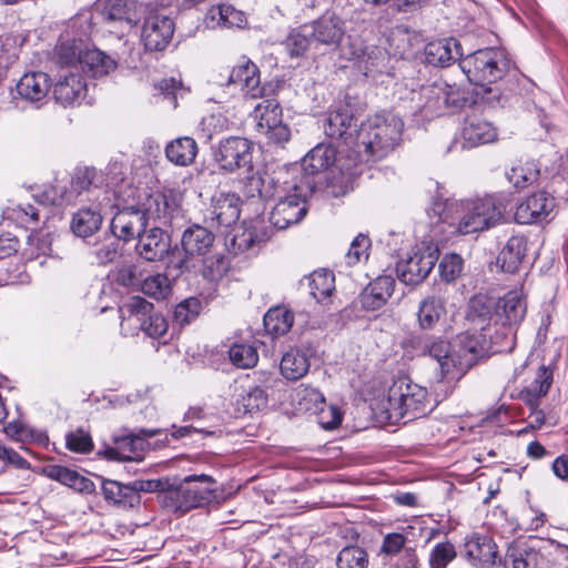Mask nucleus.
Returning a JSON list of instances; mask_svg holds the SVG:
<instances>
[{"instance_id":"nucleus-1","label":"nucleus","mask_w":568,"mask_h":568,"mask_svg":"<svg viewBox=\"0 0 568 568\" xmlns=\"http://www.w3.org/2000/svg\"><path fill=\"white\" fill-rule=\"evenodd\" d=\"M439 220L455 225L460 234L481 232L495 226L503 219L506 206L498 195H486L449 204H436Z\"/></svg>"},{"instance_id":"nucleus-2","label":"nucleus","mask_w":568,"mask_h":568,"mask_svg":"<svg viewBox=\"0 0 568 568\" xmlns=\"http://www.w3.org/2000/svg\"><path fill=\"white\" fill-rule=\"evenodd\" d=\"M276 183L273 199L276 197L277 202L270 214V222L274 227L285 230L306 215L305 200L313 193L315 184L308 178L303 179L298 168L290 169Z\"/></svg>"},{"instance_id":"nucleus-3","label":"nucleus","mask_w":568,"mask_h":568,"mask_svg":"<svg viewBox=\"0 0 568 568\" xmlns=\"http://www.w3.org/2000/svg\"><path fill=\"white\" fill-rule=\"evenodd\" d=\"M404 123L392 113H378L362 122L355 145L374 159L386 156L399 143Z\"/></svg>"},{"instance_id":"nucleus-4","label":"nucleus","mask_w":568,"mask_h":568,"mask_svg":"<svg viewBox=\"0 0 568 568\" xmlns=\"http://www.w3.org/2000/svg\"><path fill=\"white\" fill-rule=\"evenodd\" d=\"M104 182L103 174L95 168H82L75 170L71 179V190H67L65 183L57 180L42 193V204L60 205L62 203H73L83 192L88 194V201L99 202V205L110 203L109 193L102 189Z\"/></svg>"},{"instance_id":"nucleus-5","label":"nucleus","mask_w":568,"mask_h":568,"mask_svg":"<svg viewBox=\"0 0 568 568\" xmlns=\"http://www.w3.org/2000/svg\"><path fill=\"white\" fill-rule=\"evenodd\" d=\"M384 408L392 423H407L425 416L432 410V404L427 388L400 377L389 387Z\"/></svg>"},{"instance_id":"nucleus-6","label":"nucleus","mask_w":568,"mask_h":568,"mask_svg":"<svg viewBox=\"0 0 568 568\" xmlns=\"http://www.w3.org/2000/svg\"><path fill=\"white\" fill-rule=\"evenodd\" d=\"M215 479L209 475H190L176 486L169 481V487L158 500L169 511H186L209 504L215 497Z\"/></svg>"},{"instance_id":"nucleus-7","label":"nucleus","mask_w":568,"mask_h":568,"mask_svg":"<svg viewBox=\"0 0 568 568\" xmlns=\"http://www.w3.org/2000/svg\"><path fill=\"white\" fill-rule=\"evenodd\" d=\"M510 61L501 49L486 48L467 54L460 61V68L469 82L481 87L485 93H494L487 87L500 80L509 70Z\"/></svg>"},{"instance_id":"nucleus-8","label":"nucleus","mask_w":568,"mask_h":568,"mask_svg":"<svg viewBox=\"0 0 568 568\" xmlns=\"http://www.w3.org/2000/svg\"><path fill=\"white\" fill-rule=\"evenodd\" d=\"M410 343L418 356H429L438 363L439 382L460 378L456 353L447 341L434 336H417Z\"/></svg>"},{"instance_id":"nucleus-9","label":"nucleus","mask_w":568,"mask_h":568,"mask_svg":"<svg viewBox=\"0 0 568 568\" xmlns=\"http://www.w3.org/2000/svg\"><path fill=\"white\" fill-rule=\"evenodd\" d=\"M458 349H455L458 359L460 377L476 364L479 357L488 353L491 345L503 346L500 336H493L488 331H467L457 337Z\"/></svg>"},{"instance_id":"nucleus-10","label":"nucleus","mask_w":568,"mask_h":568,"mask_svg":"<svg viewBox=\"0 0 568 568\" xmlns=\"http://www.w3.org/2000/svg\"><path fill=\"white\" fill-rule=\"evenodd\" d=\"M183 194L175 189H168L163 192L150 194L143 203L141 212L145 215V222L153 221L154 226L169 225L175 217L180 216L182 210Z\"/></svg>"},{"instance_id":"nucleus-11","label":"nucleus","mask_w":568,"mask_h":568,"mask_svg":"<svg viewBox=\"0 0 568 568\" xmlns=\"http://www.w3.org/2000/svg\"><path fill=\"white\" fill-rule=\"evenodd\" d=\"M258 131L275 144L290 140L291 132L283 122L282 108L275 99H264L253 111Z\"/></svg>"},{"instance_id":"nucleus-12","label":"nucleus","mask_w":568,"mask_h":568,"mask_svg":"<svg viewBox=\"0 0 568 568\" xmlns=\"http://www.w3.org/2000/svg\"><path fill=\"white\" fill-rule=\"evenodd\" d=\"M437 260V248L430 245L422 246L407 260L397 263V277L407 285H417L428 276Z\"/></svg>"},{"instance_id":"nucleus-13","label":"nucleus","mask_w":568,"mask_h":568,"mask_svg":"<svg viewBox=\"0 0 568 568\" xmlns=\"http://www.w3.org/2000/svg\"><path fill=\"white\" fill-rule=\"evenodd\" d=\"M213 155L220 169L226 172L252 168V143L245 138L229 136L221 140Z\"/></svg>"},{"instance_id":"nucleus-14","label":"nucleus","mask_w":568,"mask_h":568,"mask_svg":"<svg viewBox=\"0 0 568 568\" xmlns=\"http://www.w3.org/2000/svg\"><path fill=\"white\" fill-rule=\"evenodd\" d=\"M344 55L354 60L358 69L366 77H376L388 72L390 57L388 52L377 45H364L361 41H352Z\"/></svg>"},{"instance_id":"nucleus-15","label":"nucleus","mask_w":568,"mask_h":568,"mask_svg":"<svg viewBox=\"0 0 568 568\" xmlns=\"http://www.w3.org/2000/svg\"><path fill=\"white\" fill-rule=\"evenodd\" d=\"M315 44L337 48L345 37V21L334 12H326L311 24L305 26Z\"/></svg>"},{"instance_id":"nucleus-16","label":"nucleus","mask_w":568,"mask_h":568,"mask_svg":"<svg viewBox=\"0 0 568 568\" xmlns=\"http://www.w3.org/2000/svg\"><path fill=\"white\" fill-rule=\"evenodd\" d=\"M175 24L166 16L154 13L145 18L142 41L148 51H163L172 40Z\"/></svg>"},{"instance_id":"nucleus-17","label":"nucleus","mask_w":568,"mask_h":568,"mask_svg":"<svg viewBox=\"0 0 568 568\" xmlns=\"http://www.w3.org/2000/svg\"><path fill=\"white\" fill-rule=\"evenodd\" d=\"M526 310L527 304L520 291H510L496 301L495 325L503 326V337L511 334V326L523 321Z\"/></svg>"},{"instance_id":"nucleus-18","label":"nucleus","mask_w":568,"mask_h":568,"mask_svg":"<svg viewBox=\"0 0 568 568\" xmlns=\"http://www.w3.org/2000/svg\"><path fill=\"white\" fill-rule=\"evenodd\" d=\"M465 557L474 568H493L496 565H503L496 542L487 535H473L465 542Z\"/></svg>"},{"instance_id":"nucleus-19","label":"nucleus","mask_w":568,"mask_h":568,"mask_svg":"<svg viewBox=\"0 0 568 568\" xmlns=\"http://www.w3.org/2000/svg\"><path fill=\"white\" fill-rule=\"evenodd\" d=\"M241 199L235 193H216L211 201L210 222L212 226L230 227L240 219Z\"/></svg>"},{"instance_id":"nucleus-20","label":"nucleus","mask_w":568,"mask_h":568,"mask_svg":"<svg viewBox=\"0 0 568 568\" xmlns=\"http://www.w3.org/2000/svg\"><path fill=\"white\" fill-rule=\"evenodd\" d=\"M227 85H233L250 99L263 98L265 94V88L261 84L260 70L251 61H245L232 69Z\"/></svg>"},{"instance_id":"nucleus-21","label":"nucleus","mask_w":568,"mask_h":568,"mask_svg":"<svg viewBox=\"0 0 568 568\" xmlns=\"http://www.w3.org/2000/svg\"><path fill=\"white\" fill-rule=\"evenodd\" d=\"M504 568H542L546 566L544 554L526 540L513 541L503 558Z\"/></svg>"},{"instance_id":"nucleus-22","label":"nucleus","mask_w":568,"mask_h":568,"mask_svg":"<svg viewBox=\"0 0 568 568\" xmlns=\"http://www.w3.org/2000/svg\"><path fill=\"white\" fill-rule=\"evenodd\" d=\"M357 124L348 105H342L331 111L324 123V132L331 139H342L355 144Z\"/></svg>"},{"instance_id":"nucleus-23","label":"nucleus","mask_w":568,"mask_h":568,"mask_svg":"<svg viewBox=\"0 0 568 568\" xmlns=\"http://www.w3.org/2000/svg\"><path fill=\"white\" fill-rule=\"evenodd\" d=\"M148 224L140 209L125 207L119 211L111 221V231L115 237L125 242L140 237Z\"/></svg>"},{"instance_id":"nucleus-24","label":"nucleus","mask_w":568,"mask_h":568,"mask_svg":"<svg viewBox=\"0 0 568 568\" xmlns=\"http://www.w3.org/2000/svg\"><path fill=\"white\" fill-rule=\"evenodd\" d=\"M554 209V199L545 192H538L521 202L515 212V220L520 224L542 221Z\"/></svg>"},{"instance_id":"nucleus-25","label":"nucleus","mask_w":568,"mask_h":568,"mask_svg":"<svg viewBox=\"0 0 568 568\" xmlns=\"http://www.w3.org/2000/svg\"><path fill=\"white\" fill-rule=\"evenodd\" d=\"M170 239L160 226L144 231L138 240L136 253L146 261L162 260L169 252Z\"/></svg>"},{"instance_id":"nucleus-26","label":"nucleus","mask_w":568,"mask_h":568,"mask_svg":"<svg viewBox=\"0 0 568 568\" xmlns=\"http://www.w3.org/2000/svg\"><path fill=\"white\" fill-rule=\"evenodd\" d=\"M87 92V83L79 72H69L61 77L53 88L57 102L68 106L79 103Z\"/></svg>"},{"instance_id":"nucleus-27","label":"nucleus","mask_w":568,"mask_h":568,"mask_svg":"<svg viewBox=\"0 0 568 568\" xmlns=\"http://www.w3.org/2000/svg\"><path fill=\"white\" fill-rule=\"evenodd\" d=\"M463 148H476L495 141L497 131L495 126L480 116H469L465 120L463 130Z\"/></svg>"},{"instance_id":"nucleus-28","label":"nucleus","mask_w":568,"mask_h":568,"mask_svg":"<svg viewBox=\"0 0 568 568\" xmlns=\"http://www.w3.org/2000/svg\"><path fill=\"white\" fill-rule=\"evenodd\" d=\"M336 160V151L327 144H317L303 159L301 165H294L292 169L298 168L303 179L308 178L313 181L312 175L327 170Z\"/></svg>"},{"instance_id":"nucleus-29","label":"nucleus","mask_w":568,"mask_h":568,"mask_svg":"<svg viewBox=\"0 0 568 568\" xmlns=\"http://www.w3.org/2000/svg\"><path fill=\"white\" fill-rule=\"evenodd\" d=\"M462 57L460 43L454 38L432 41L425 48L426 62L435 67H447Z\"/></svg>"},{"instance_id":"nucleus-30","label":"nucleus","mask_w":568,"mask_h":568,"mask_svg":"<svg viewBox=\"0 0 568 568\" xmlns=\"http://www.w3.org/2000/svg\"><path fill=\"white\" fill-rule=\"evenodd\" d=\"M395 280L389 275H382L371 282L361 294V304L365 310L381 308L392 296Z\"/></svg>"},{"instance_id":"nucleus-31","label":"nucleus","mask_w":568,"mask_h":568,"mask_svg":"<svg viewBox=\"0 0 568 568\" xmlns=\"http://www.w3.org/2000/svg\"><path fill=\"white\" fill-rule=\"evenodd\" d=\"M43 473L48 478L59 481L80 494H92L95 490V485L90 478L68 467L49 465L43 468Z\"/></svg>"},{"instance_id":"nucleus-32","label":"nucleus","mask_w":568,"mask_h":568,"mask_svg":"<svg viewBox=\"0 0 568 568\" xmlns=\"http://www.w3.org/2000/svg\"><path fill=\"white\" fill-rule=\"evenodd\" d=\"M99 202H92L88 207H82L73 214L71 230L79 237H89L98 232L102 224V209Z\"/></svg>"},{"instance_id":"nucleus-33","label":"nucleus","mask_w":568,"mask_h":568,"mask_svg":"<svg viewBox=\"0 0 568 568\" xmlns=\"http://www.w3.org/2000/svg\"><path fill=\"white\" fill-rule=\"evenodd\" d=\"M495 298L479 294L470 300L467 318L474 325V329L490 332V321H495Z\"/></svg>"},{"instance_id":"nucleus-34","label":"nucleus","mask_w":568,"mask_h":568,"mask_svg":"<svg viewBox=\"0 0 568 568\" xmlns=\"http://www.w3.org/2000/svg\"><path fill=\"white\" fill-rule=\"evenodd\" d=\"M205 20L211 28H244L247 23L243 11L226 3L211 7Z\"/></svg>"},{"instance_id":"nucleus-35","label":"nucleus","mask_w":568,"mask_h":568,"mask_svg":"<svg viewBox=\"0 0 568 568\" xmlns=\"http://www.w3.org/2000/svg\"><path fill=\"white\" fill-rule=\"evenodd\" d=\"M214 242V235L205 227L193 225L182 235V248L187 256H205Z\"/></svg>"},{"instance_id":"nucleus-36","label":"nucleus","mask_w":568,"mask_h":568,"mask_svg":"<svg viewBox=\"0 0 568 568\" xmlns=\"http://www.w3.org/2000/svg\"><path fill=\"white\" fill-rule=\"evenodd\" d=\"M50 79L43 72L26 73L17 83L18 94L30 102H39L47 98Z\"/></svg>"},{"instance_id":"nucleus-37","label":"nucleus","mask_w":568,"mask_h":568,"mask_svg":"<svg viewBox=\"0 0 568 568\" xmlns=\"http://www.w3.org/2000/svg\"><path fill=\"white\" fill-rule=\"evenodd\" d=\"M447 82L436 80L430 84L424 85L420 90V111L425 116L434 118L445 113V90Z\"/></svg>"},{"instance_id":"nucleus-38","label":"nucleus","mask_w":568,"mask_h":568,"mask_svg":"<svg viewBox=\"0 0 568 568\" xmlns=\"http://www.w3.org/2000/svg\"><path fill=\"white\" fill-rule=\"evenodd\" d=\"M135 9L134 0H104L101 16L108 22H121L131 28L138 20Z\"/></svg>"},{"instance_id":"nucleus-39","label":"nucleus","mask_w":568,"mask_h":568,"mask_svg":"<svg viewBox=\"0 0 568 568\" xmlns=\"http://www.w3.org/2000/svg\"><path fill=\"white\" fill-rule=\"evenodd\" d=\"M527 251V239L524 235L511 236L504 248L500 251L498 262L501 263V268L508 273H515Z\"/></svg>"},{"instance_id":"nucleus-40","label":"nucleus","mask_w":568,"mask_h":568,"mask_svg":"<svg viewBox=\"0 0 568 568\" xmlns=\"http://www.w3.org/2000/svg\"><path fill=\"white\" fill-rule=\"evenodd\" d=\"M552 384V371L541 365L534 382L520 392V399L524 400L530 408L538 407L539 399L547 395Z\"/></svg>"},{"instance_id":"nucleus-41","label":"nucleus","mask_w":568,"mask_h":568,"mask_svg":"<svg viewBox=\"0 0 568 568\" xmlns=\"http://www.w3.org/2000/svg\"><path fill=\"white\" fill-rule=\"evenodd\" d=\"M102 494L106 501L124 507H136L141 503V496L132 491L130 483L122 484L116 480L103 479Z\"/></svg>"},{"instance_id":"nucleus-42","label":"nucleus","mask_w":568,"mask_h":568,"mask_svg":"<svg viewBox=\"0 0 568 568\" xmlns=\"http://www.w3.org/2000/svg\"><path fill=\"white\" fill-rule=\"evenodd\" d=\"M540 166L535 160H518L506 173V178L517 190H523L538 181Z\"/></svg>"},{"instance_id":"nucleus-43","label":"nucleus","mask_w":568,"mask_h":568,"mask_svg":"<svg viewBox=\"0 0 568 568\" xmlns=\"http://www.w3.org/2000/svg\"><path fill=\"white\" fill-rule=\"evenodd\" d=\"M197 154V144L190 136H182L171 141L165 148L166 159L175 165L187 166L192 164Z\"/></svg>"},{"instance_id":"nucleus-44","label":"nucleus","mask_w":568,"mask_h":568,"mask_svg":"<svg viewBox=\"0 0 568 568\" xmlns=\"http://www.w3.org/2000/svg\"><path fill=\"white\" fill-rule=\"evenodd\" d=\"M81 69L92 77H102L116 69V61L99 49H85L81 59Z\"/></svg>"},{"instance_id":"nucleus-45","label":"nucleus","mask_w":568,"mask_h":568,"mask_svg":"<svg viewBox=\"0 0 568 568\" xmlns=\"http://www.w3.org/2000/svg\"><path fill=\"white\" fill-rule=\"evenodd\" d=\"M280 368L286 379L297 381L308 372L310 362L305 353L290 349L283 355Z\"/></svg>"},{"instance_id":"nucleus-46","label":"nucleus","mask_w":568,"mask_h":568,"mask_svg":"<svg viewBox=\"0 0 568 568\" xmlns=\"http://www.w3.org/2000/svg\"><path fill=\"white\" fill-rule=\"evenodd\" d=\"M293 314L283 307H274L264 315V327L273 336L286 334L293 325Z\"/></svg>"},{"instance_id":"nucleus-47","label":"nucleus","mask_w":568,"mask_h":568,"mask_svg":"<svg viewBox=\"0 0 568 568\" xmlns=\"http://www.w3.org/2000/svg\"><path fill=\"white\" fill-rule=\"evenodd\" d=\"M84 51L81 40L64 41L55 47L54 60L61 67H73L77 69V64H81Z\"/></svg>"},{"instance_id":"nucleus-48","label":"nucleus","mask_w":568,"mask_h":568,"mask_svg":"<svg viewBox=\"0 0 568 568\" xmlns=\"http://www.w3.org/2000/svg\"><path fill=\"white\" fill-rule=\"evenodd\" d=\"M307 280L310 293L317 302L327 298L335 287L334 274L326 270L313 272Z\"/></svg>"},{"instance_id":"nucleus-49","label":"nucleus","mask_w":568,"mask_h":568,"mask_svg":"<svg viewBox=\"0 0 568 568\" xmlns=\"http://www.w3.org/2000/svg\"><path fill=\"white\" fill-rule=\"evenodd\" d=\"M445 313V306L434 296L422 301L418 310V323L423 329L433 328Z\"/></svg>"},{"instance_id":"nucleus-50","label":"nucleus","mask_w":568,"mask_h":568,"mask_svg":"<svg viewBox=\"0 0 568 568\" xmlns=\"http://www.w3.org/2000/svg\"><path fill=\"white\" fill-rule=\"evenodd\" d=\"M153 304L141 296H131L122 306L119 307L122 320L135 318L140 324L153 312Z\"/></svg>"},{"instance_id":"nucleus-51","label":"nucleus","mask_w":568,"mask_h":568,"mask_svg":"<svg viewBox=\"0 0 568 568\" xmlns=\"http://www.w3.org/2000/svg\"><path fill=\"white\" fill-rule=\"evenodd\" d=\"M230 361L237 368H252L258 362V354L255 347L248 344H234L229 351Z\"/></svg>"},{"instance_id":"nucleus-52","label":"nucleus","mask_w":568,"mask_h":568,"mask_svg":"<svg viewBox=\"0 0 568 568\" xmlns=\"http://www.w3.org/2000/svg\"><path fill=\"white\" fill-rule=\"evenodd\" d=\"M141 291L158 301L164 300L171 292V283L163 274L151 275L141 283Z\"/></svg>"},{"instance_id":"nucleus-53","label":"nucleus","mask_w":568,"mask_h":568,"mask_svg":"<svg viewBox=\"0 0 568 568\" xmlns=\"http://www.w3.org/2000/svg\"><path fill=\"white\" fill-rule=\"evenodd\" d=\"M366 551L357 546L343 548L337 556L338 568H367Z\"/></svg>"},{"instance_id":"nucleus-54","label":"nucleus","mask_w":568,"mask_h":568,"mask_svg":"<svg viewBox=\"0 0 568 568\" xmlns=\"http://www.w3.org/2000/svg\"><path fill=\"white\" fill-rule=\"evenodd\" d=\"M243 191L248 199L267 200L275 195L274 185L265 187V180L258 172L246 178Z\"/></svg>"},{"instance_id":"nucleus-55","label":"nucleus","mask_w":568,"mask_h":568,"mask_svg":"<svg viewBox=\"0 0 568 568\" xmlns=\"http://www.w3.org/2000/svg\"><path fill=\"white\" fill-rule=\"evenodd\" d=\"M456 556V548L450 541L437 542L429 554V566L430 568H446Z\"/></svg>"},{"instance_id":"nucleus-56","label":"nucleus","mask_w":568,"mask_h":568,"mask_svg":"<svg viewBox=\"0 0 568 568\" xmlns=\"http://www.w3.org/2000/svg\"><path fill=\"white\" fill-rule=\"evenodd\" d=\"M315 42L310 31H305V26L300 30L293 31L287 40L286 47L291 57H300L305 53Z\"/></svg>"},{"instance_id":"nucleus-57","label":"nucleus","mask_w":568,"mask_h":568,"mask_svg":"<svg viewBox=\"0 0 568 568\" xmlns=\"http://www.w3.org/2000/svg\"><path fill=\"white\" fill-rule=\"evenodd\" d=\"M406 537L402 534H388L382 545V551L388 556H395L399 554L403 549L409 557V562L412 566L416 562V557L414 550L412 548H405Z\"/></svg>"},{"instance_id":"nucleus-58","label":"nucleus","mask_w":568,"mask_h":568,"mask_svg":"<svg viewBox=\"0 0 568 568\" xmlns=\"http://www.w3.org/2000/svg\"><path fill=\"white\" fill-rule=\"evenodd\" d=\"M371 241L368 236L358 234L352 242L348 252L345 255V262L348 266H353L368 258V250Z\"/></svg>"},{"instance_id":"nucleus-59","label":"nucleus","mask_w":568,"mask_h":568,"mask_svg":"<svg viewBox=\"0 0 568 568\" xmlns=\"http://www.w3.org/2000/svg\"><path fill=\"white\" fill-rule=\"evenodd\" d=\"M203 276L213 282L219 281L227 271V263L222 255L203 256Z\"/></svg>"},{"instance_id":"nucleus-60","label":"nucleus","mask_w":568,"mask_h":568,"mask_svg":"<svg viewBox=\"0 0 568 568\" xmlns=\"http://www.w3.org/2000/svg\"><path fill=\"white\" fill-rule=\"evenodd\" d=\"M464 261L460 255L450 253L446 254L439 263V274L442 280L446 282L455 281L463 271Z\"/></svg>"},{"instance_id":"nucleus-61","label":"nucleus","mask_w":568,"mask_h":568,"mask_svg":"<svg viewBox=\"0 0 568 568\" xmlns=\"http://www.w3.org/2000/svg\"><path fill=\"white\" fill-rule=\"evenodd\" d=\"M200 311L201 302L199 298H186L176 305L174 310V320L181 325L189 324L200 314Z\"/></svg>"},{"instance_id":"nucleus-62","label":"nucleus","mask_w":568,"mask_h":568,"mask_svg":"<svg viewBox=\"0 0 568 568\" xmlns=\"http://www.w3.org/2000/svg\"><path fill=\"white\" fill-rule=\"evenodd\" d=\"M141 329L152 338H160L168 332V322L159 313L152 312L140 323Z\"/></svg>"},{"instance_id":"nucleus-63","label":"nucleus","mask_w":568,"mask_h":568,"mask_svg":"<svg viewBox=\"0 0 568 568\" xmlns=\"http://www.w3.org/2000/svg\"><path fill=\"white\" fill-rule=\"evenodd\" d=\"M65 439L68 449L78 454L90 453L93 448L90 435L83 429L68 434Z\"/></svg>"},{"instance_id":"nucleus-64","label":"nucleus","mask_w":568,"mask_h":568,"mask_svg":"<svg viewBox=\"0 0 568 568\" xmlns=\"http://www.w3.org/2000/svg\"><path fill=\"white\" fill-rule=\"evenodd\" d=\"M447 90H445V113L457 111L466 105L468 99L463 89L455 84L447 83Z\"/></svg>"}]
</instances>
